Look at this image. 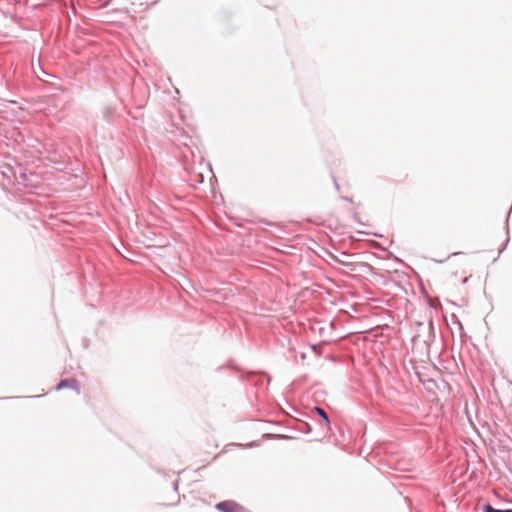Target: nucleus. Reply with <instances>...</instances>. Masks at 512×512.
I'll return each mask as SVG.
<instances>
[{
  "mask_svg": "<svg viewBox=\"0 0 512 512\" xmlns=\"http://www.w3.org/2000/svg\"><path fill=\"white\" fill-rule=\"evenodd\" d=\"M216 509L221 512H246L245 508L234 501H223L216 504Z\"/></svg>",
  "mask_w": 512,
  "mask_h": 512,
  "instance_id": "1",
  "label": "nucleus"
},
{
  "mask_svg": "<svg viewBox=\"0 0 512 512\" xmlns=\"http://www.w3.org/2000/svg\"><path fill=\"white\" fill-rule=\"evenodd\" d=\"M76 384V381L75 380H71V381H61L58 386H57V389H62L64 387H67V386H73Z\"/></svg>",
  "mask_w": 512,
  "mask_h": 512,
  "instance_id": "2",
  "label": "nucleus"
},
{
  "mask_svg": "<svg viewBox=\"0 0 512 512\" xmlns=\"http://www.w3.org/2000/svg\"><path fill=\"white\" fill-rule=\"evenodd\" d=\"M485 512H512V509L499 510V509L493 508L491 505H486L485 506Z\"/></svg>",
  "mask_w": 512,
  "mask_h": 512,
  "instance_id": "3",
  "label": "nucleus"
},
{
  "mask_svg": "<svg viewBox=\"0 0 512 512\" xmlns=\"http://www.w3.org/2000/svg\"><path fill=\"white\" fill-rule=\"evenodd\" d=\"M315 410H316V412H317L320 416H322V417L325 419V421H326L327 423H329L328 416H327L326 412H325L322 408L316 407V408H315Z\"/></svg>",
  "mask_w": 512,
  "mask_h": 512,
  "instance_id": "4",
  "label": "nucleus"
}]
</instances>
